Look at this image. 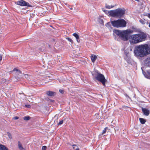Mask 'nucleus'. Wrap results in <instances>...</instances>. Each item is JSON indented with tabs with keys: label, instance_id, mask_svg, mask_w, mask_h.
<instances>
[{
	"label": "nucleus",
	"instance_id": "1",
	"mask_svg": "<svg viewBox=\"0 0 150 150\" xmlns=\"http://www.w3.org/2000/svg\"><path fill=\"white\" fill-rule=\"evenodd\" d=\"M136 56L142 57L150 54V45L145 44L136 46L134 50Z\"/></svg>",
	"mask_w": 150,
	"mask_h": 150
},
{
	"label": "nucleus",
	"instance_id": "2",
	"mask_svg": "<svg viewBox=\"0 0 150 150\" xmlns=\"http://www.w3.org/2000/svg\"><path fill=\"white\" fill-rule=\"evenodd\" d=\"M146 37L144 33L132 35L130 36L129 41L131 44H137L145 40Z\"/></svg>",
	"mask_w": 150,
	"mask_h": 150
},
{
	"label": "nucleus",
	"instance_id": "3",
	"mask_svg": "<svg viewBox=\"0 0 150 150\" xmlns=\"http://www.w3.org/2000/svg\"><path fill=\"white\" fill-rule=\"evenodd\" d=\"M113 32L117 35L122 40L125 41H127L128 40L129 35L132 33L133 31L130 29H127L122 31L115 30Z\"/></svg>",
	"mask_w": 150,
	"mask_h": 150
},
{
	"label": "nucleus",
	"instance_id": "4",
	"mask_svg": "<svg viewBox=\"0 0 150 150\" xmlns=\"http://www.w3.org/2000/svg\"><path fill=\"white\" fill-rule=\"evenodd\" d=\"M92 74L93 75V79H96L101 82L104 86H105L106 80L103 75L96 71L92 73Z\"/></svg>",
	"mask_w": 150,
	"mask_h": 150
},
{
	"label": "nucleus",
	"instance_id": "5",
	"mask_svg": "<svg viewBox=\"0 0 150 150\" xmlns=\"http://www.w3.org/2000/svg\"><path fill=\"white\" fill-rule=\"evenodd\" d=\"M127 23L123 19H119L113 21V26L116 28H124L126 26Z\"/></svg>",
	"mask_w": 150,
	"mask_h": 150
},
{
	"label": "nucleus",
	"instance_id": "6",
	"mask_svg": "<svg viewBox=\"0 0 150 150\" xmlns=\"http://www.w3.org/2000/svg\"><path fill=\"white\" fill-rule=\"evenodd\" d=\"M125 11L121 8L113 10V17L121 18L125 14Z\"/></svg>",
	"mask_w": 150,
	"mask_h": 150
},
{
	"label": "nucleus",
	"instance_id": "7",
	"mask_svg": "<svg viewBox=\"0 0 150 150\" xmlns=\"http://www.w3.org/2000/svg\"><path fill=\"white\" fill-rule=\"evenodd\" d=\"M17 4L21 6H27L28 7H30L31 6L29 4L25 1L21 0L17 2L16 3Z\"/></svg>",
	"mask_w": 150,
	"mask_h": 150
},
{
	"label": "nucleus",
	"instance_id": "8",
	"mask_svg": "<svg viewBox=\"0 0 150 150\" xmlns=\"http://www.w3.org/2000/svg\"><path fill=\"white\" fill-rule=\"evenodd\" d=\"M13 71H16L15 74L18 75V78L20 79L23 77V74L21 73V71L19 70L16 68H14L13 70Z\"/></svg>",
	"mask_w": 150,
	"mask_h": 150
},
{
	"label": "nucleus",
	"instance_id": "9",
	"mask_svg": "<svg viewBox=\"0 0 150 150\" xmlns=\"http://www.w3.org/2000/svg\"><path fill=\"white\" fill-rule=\"evenodd\" d=\"M111 31L112 30V21L111 19L110 21L108 22L105 25Z\"/></svg>",
	"mask_w": 150,
	"mask_h": 150
},
{
	"label": "nucleus",
	"instance_id": "10",
	"mask_svg": "<svg viewBox=\"0 0 150 150\" xmlns=\"http://www.w3.org/2000/svg\"><path fill=\"white\" fill-rule=\"evenodd\" d=\"M142 110L144 114L146 116L149 115L150 112L149 110L146 108H142Z\"/></svg>",
	"mask_w": 150,
	"mask_h": 150
},
{
	"label": "nucleus",
	"instance_id": "11",
	"mask_svg": "<svg viewBox=\"0 0 150 150\" xmlns=\"http://www.w3.org/2000/svg\"><path fill=\"white\" fill-rule=\"evenodd\" d=\"M102 10L108 16H112V10H111L110 11H108L107 10H105L102 8Z\"/></svg>",
	"mask_w": 150,
	"mask_h": 150
},
{
	"label": "nucleus",
	"instance_id": "12",
	"mask_svg": "<svg viewBox=\"0 0 150 150\" xmlns=\"http://www.w3.org/2000/svg\"><path fill=\"white\" fill-rule=\"evenodd\" d=\"M144 63L146 66L150 67V57L145 59Z\"/></svg>",
	"mask_w": 150,
	"mask_h": 150
},
{
	"label": "nucleus",
	"instance_id": "13",
	"mask_svg": "<svg viewBox=\"0 0 150 150\" xmlns=\"http://www.w3.org/2000/svg\"><path fill=\"white\" fill-rule=\"evenodd\" d=\"M46 94L49 96H52L55 95L56 93L51 91H48L46 92Z\"/></svg>",
	"mask_w": 150,
	"mask_h": 150
},
{
	"label": "nucleus",
	"instance_id": "14",
	"mask_svg": "<svg viewBox=\"0 0 150 150\" xmlns=\"http://www.w3.org/2000/svg\"><path fill=\"white\" fill-rule=\"evenodd\" d=\"M91 57L92 62L94 63L97 59V57L96 55L93 54L91 55Z\"/></svg>",
	"mask_w": 150,
	"mask_h": 150
},
{
	"label": "nucleus",
	"instance_id": "15",
	"mask_svg": "<svg viewBox=\"0 0 150 150\" xmlns=\"http://www.w3.org/2000/svg\"><path fill=\"white\" fill-rule=\"evenodd\" d=\"M108 128L107 127H106L103 130L102 132L100 134L99 136H100L105 134L106 132L108 130Z\"/></svg>",
	"mask_w": 150,
	"mask_h": 150
},
{
	"label": "nucleus",
	"instance_id": "16",
	"mask_svg": "<svg viewBox=\"0 0 150 150\" xmlns=\"http://www.w3.org/2000/svg\"><path fill=\"white\" fill-rule=\"evenodd\" d=\"M72 35L76 38L77 41V42H79L78 40L79 38V35L76 33H74L72 34Z\"/></svg>",
	"mask_w": 150,
	"mask_h": 150
},
{
	"label": "nucleus",
	"instance_id": "17",
	"mask_svg": "<svg viewBox=\"0 0 150 150\" xmlns=\"http://www.w3.org/2000/svg\"><path fill=\"white\" fill-rule=\"evenodd\" d=\"M0 150H8V148L0 144Z\"/></svg>",
	"mask_w": 150,
	"mask_h": 150
},
{
	"label": "nucleus",
	"instance_id": "18",
	"mask_svg": "<svg viewBox=\"0 0 150 150\" xmlns=\"http://www.w3.org/2000/svg\"><path fill=\"white\" fill-rule=\"evenodd\" d=\"M18 148L20 150H24V148L23 147L22 144L19 141L18 142Z\"/></svg>",
	"mask_w": 150,
	"mask_h": 150
},
{
	"label": "nucleus",
	"instance_id": "19",
	"mask_svg": "<svg viewBox=\"0 0 150 150\" xmlns=\"http://www.w3.org/2000/svg\"><path fill=\"white\" fill-rule=\"evenodd\" d=\"M72 146L73 147V150H79V148L76 145H73Z\"/></svg>",
	"mask_w": 150,
	"mask_h": 150
},
{
	"label": "nucleus",
	"instance_id": "20",
	"mask_svg": "<svg viewBox=\"0 0 150 150\" xmlns=\"http://www.w3.org/2000/svg\"><path fill=\"white\" fill-rule=\"evenodd\" d=\"M139 22L142 24H145L146 23V20H145V19H141L139 20Z\"/></svg>",
	"mask_w": 150,
	"mask_h": 150
},
{
	"label": "nucleus",
	"instance_id": "21",
	"mask_svg": "<svg viewBox=\"0 0 150 150\" xmlns=\"http://www.w3.org/2000/svg\"><path fill=\"white\" fill-rule=\"evenodd\" d=\"M139 120L140 122L143 124H144L146 121V120L143 118H140Z\"/></svg>",
	"mask_w": 150,
	"mask_h": 150
},
{
	"label": "nucleus",
	"instance_id": "22",
	"mask_svg": "<svg viewBox=\"0 0 150 150\" xmlns=\"http://www.w3.org/2000/svg\"><path fill=\"white\" fill-rule=\"evenodd\" d=\"M98 21L100 24H102L103 25H104L103 21L102 19L100 18H99L98 19Z\"/></svg>",
	"mask_w": 150,
	"mask_h": 150
},
{
	"label": "nucleus",
	"instance_id": "23",
	"mask_svg": "<svg viewBox=\"0 0 150 150\" xmlns=\"http://www.w3.org/2000/svg\"><path fill=\"white\" fill-rule=\"evenodd\" d=\"M30 117L29 116H25L23 117V119L25 120H30Z\"/></svg>",
	"mask_w": 150,
	"mask_h": 150
},
{
	"label": "nucleus",
	"instance_id": "24",
	"mask_svg": "<svg viewBox=\"0 0 150 150\" xmlns=\"http://www.w3.org/2000/svg\"><path fill=\"white\" fill-rule=\"evenodd\" d=\"M66 39L69 42H70L71 43H73V41L72 40L69 38H67Z\"/></svg>",
	"mask_w": 150,
	"mask_h": 150
},
{
	"label": "nucleus",
	"instance_id": "25",
	"mask_svg": "<svg viewBox=\"0 0 150 150\" xmlns=\"http://www.w3.org/2000/svg\"><path fill=\"white\" fill-rule=\"evenodd\" d=\"M105 7L106 8L108 9H110L112 8V6H109L107 4L105 5Z\"/></svg>",
	"mask_w": 150,
	"mask_h": 150
},
{
	"label": "nucleus",
	"instance_id": "26",
	"mask_svg": "<svg viewBox=\"0 0 150 150\" xmlns=\"http://www.w3.org/2000/svg\"><path fill=\"white\" fill-rule=\"evenodd\" d=\"M6 82V80L4 79H2L0 80V83H4Z\"/></svg>",
	"mask_w": 150,
	"mask_h": 150
},
{
	"label": "nucleus",
	"instance_id": "27",
	"mask_svg": "<svg viewBox=\"0 0 150 150\" xmlns=\"http://www.w3.org/2000/svg\"><path fill=\"white\" fill-rule=\"evenodd\" d=\"M9 137V138L10 139H11L12 138V136L11 134V133L9 132H8L7 133Z\"/></svg>",
	"mask_w": 150,
	"mask_h": 150
},
{
	"label": "nucleus",
	"instance_id": "28",
	"mask_svg": "<svg viewBox=\"0 0 150 150\" xmlns=\"http://www.w3.org/2000/svg\"><path fill=\"white\" fill-rule=\"evenodd\" d=\"M24 76V77L26 79H28V74H23V76Z\"/></svg>",
	"mask_w": 150,
	"mask_h": 150
},
{
	"label": "nucleus",
	"instance_id": "29",
	"mask_svg": "<svg viewBox=\"0 0 150 150\" xmlns=\"http://www.w3.org/2000/svg\"><path fill=\"white\" fill-rule=\"evenodd\" d=\"M143 74H144V75L145 76V77H146V78H149V76H147V75H145V74H146V72H144L143 71Z\"/></svg>",
	"mask_w": 150,
	"mask_h": 150
},
{
	"label": "nucleus",
	"instance_id": "30",
	"mask_svg": "<svg viewBox=\"0 0 150 150\" xmlns=\"http://www.w3.org/2000/svg\"><path fill=\"white\" fill-rule=\"evenodd\" d=\"M47 149V147L46 146H43L42 147V150H46Z\"/></svg>",
	"mask_w": 150,
	"mask_h": 150
},
{
	"label": "nucleus",
	"instance_id": "31",
	"mask_svg": "<svg viewBox=\"0 0 150 150\" xmlns=\"http://www.w3.org/2000/svg\"><path fill=\"white\" fill-rule=\"evenodd\" d=\"M63 120H62L59 122L58 123V124L59 125H61L63 123Z\"/></svg>",
	"mask_w": 150,
	"mask_h": 150
},
{
	"label": "nucleus",
	"instance_id": "32",
	"mask_svg": "<svg viewBox=\"0 0 150 150\" xmlns=\"http://www.w3.org/2000/svg\"><path fill=\"white\" fill-rule=\"evenodd\" d=\"M59 92L61 93H63V91L62 89L59 90Z\"/></svg>",
	"mask_w": 150,
	"mask_h": 150
},
{
	"label": "nucleus",
	"instance_id": "33",
	"mask_svg": "<svg viewBox=\"0 0 150 150\" xmlns=\"http://www.w3.org/2000/svg\"><path fill=\"white\" fill-rule=\"evenodd\" d=\"M25 106L26 107L28 108H30V105H25Z\"/></svg>",
	"mask_w": 150,
	"mask_h": 150
},
{
	"label": "nucleus",
	"instance_id": "34",
	"mask_svg": "<svg viewBox=\"0 0 150 150\" xmlns=\"http://www.w3.org/2000/svg\"><path fill=\"white\" fill-rule=\"evenodd\" d=\"M19 117H18L16 116L13 118V119L14 120H17L18 119Z\"/></svg>",
	"mask_w": 150,
	"mask_h": 150
},
{
	"label": "nucleus",
	"instance_id": "35",
	"mask_svg": "<svg viewBox=\"0 0 150 150\" xmlns=\"http://www.w3.org/2000/svg\"><path fill=\"white\" fill-rule=\"evenodd\" d=\"M147 16L150 18V14L148 13L147 15Z\"/></svg>",
	"mask_w": 150,
	"mask_h": 150
},
{
	"label": "nucleus",
	"instance_id": "36",
	"mask_svg": "<svg viewBox=\"0 0 150 150\" xmlns=\"http://www.w3.org/2000/svg\"><path fill=\"white\" fill-rule=\"evenodd\" d=\"M2 59V57L1 56H0V61Z\"/></svg>",
	"mask_w": 150,
	"mask_h": 150
},
{
	"label": "nucleus",
	"instance_id": "37",
	"mask_svg": "<svg viewBox=\"0 0 150 150\" xmlns=\"http://www.w3.org/2000/svg\"><path fill=\"white\" fill-rule=\"evenodd\" d=\"M146 23L147 24H149L148 22L147 21H146Z\"/></svg>",
	"mask_w": 150,
	"mask_h": 150
},
{
	"label": "nucleus",
	"instance_id": "38",
	"mask_svg": "<svg viewBox=\"0 0 150 150\" xmlns=\"http://www.w3.org/2000/svg\"><path fill=\"white\" fill-rule=\"evenodd\" d=\"M135 1H137L138 2H139V0H135Z\"/></svg>",
	"mask_w": 150,
	"mask_h": 150
},
{
	"label": "nucleus",
	"instance_id": "39",
	"mask_svg": "<svg viewBox=\"0 0 150 150\" xmlns=\"http://www.w3.org/2000/svg\"><path fill=\"white\" fill-rule=\"evenodd\" d=\"M149 27L150 28V23H149Z\"/></svg>",
	"mask_w": 150,
	"mask_h": 150
},
{
	"label": "nucleus",
	"instance_id": "40",
	"mask_svg": "<svg viewBox=\"0 0 150 150\" xmlns=\"http://www.w3.org/2000/svg\"><path fill=\"white\" fill-rule=\"evenodd\" d=\"M70 9H72V8H70Z\"/></svg>",
	"mask_w": 150,
	"mask_h": 150
}]
</instances>
